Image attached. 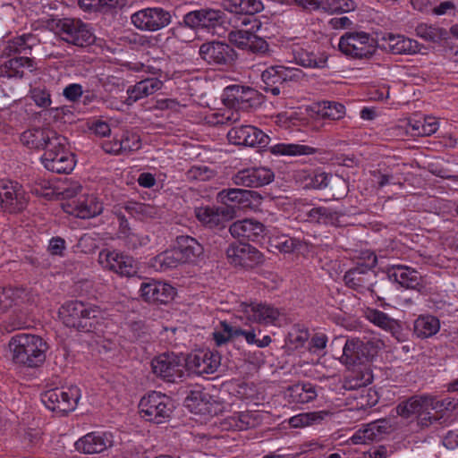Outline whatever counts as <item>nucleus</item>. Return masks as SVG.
Listing matches in <instances>:
<instances>
[{
  "instance_id": "774afa93",
  "label": "nucleus",
  "mask_w": 458,
  "mask_h": 458,
  "mask_svg": "<svg viewBox=\"0 0 458 458\" xmlns=\"http://www.w3.org/2000/svg\"><path fill=\"white\" fill-rule=\"evenodd\" d=\"M83 89L82 86L78 83H72L67 85L64 90L63 95L64 97L72 102H75L80 99V98L82 96Z\"/></svg>"
},
{
  "instance_id": "1a4fd4ad",
  "label": "nucleus",
  "mask_w": 458,
  "mask_h": 458,
  "mask_svg": "<svg viewBox=\"0 0 458 458\" xmlns=\"http://www.w3.org/2000/svg\"><path fill=\"white\" fill-rule=\"evenodd\" d=\"M339 50L355 59L370 57L376 50L373 38L364 31L346 32L339 39Z\"/></svg>"
},
{
  "instance_id": "4c0bfd02",
  "label": "nucleus",
  "mask_w": 458,
  "mask_h": 458,
  "mask_svg": "<svg viewBox=\"0 0 458 458\" xmlns=\"http://www.w3.org/2000/svg\"><path fill=\"white\" fill-rule=\"evenodd\" d=\"M293 55L294 62L306 68H323L327 60L325 54L316 53L300 47L293 48Z\"/></svg>"
},
{
  "instance_id": "c9c22d12",
  "label": "nucleus",
  "mask_w": 458,
  "mask_h": 458,
  "mask_svg": "<svg viewBox=\"0 0 458 458\" xmlns=\"http://www.w3.org/2000/svg\"><path fill=\"white\" fill-rule=\"evenodd\" d=\"M182 263L191 262L203 252V247L194 238L181 235L176 239L174 248Z\"/></svg>"
},
{
  "instance_id": "473e14b6",
  "label": "nucleus",
  "mask_w": 458,
  "mask_h": 458,
  "mask_svg": "<svg viewBox=\"0 0 458 458\" xmlns=\"http://www.w3.org/2000/svg\"><path fill=\"white\" fill-rule=\"evenodd\" d=\"M373 274L367 267H356L348 270L344 275V282L346 285L358 292L371 290V279Z\"/></svg>"
},
{
  "instance_id": "3c124183",
  "label": "nucleus",
  "mask_w": 458,
  "mask_h": 458,
  "mask_svg": "<svg viewBox=\"0 0 458 458\" xmlns=\"http://www.w3.org/2000/svg\"><path fill=\"white\" fill-rule=\"evenodd\" d=\"M319 114L323 118L330 120H340L346 114L345 106L335 101H324L319 106Z\"/></svg>"
},
{
  "instance_id": "79ce46f5",
  "label": "nucleus",
  "mask_w": 458,
  "mask_h": 458,
  "mask_svg": "<svg viewBox=\"0 0 458 458\" xmlns=\"http://www.w3.org/2000/svg\"><path fill=\"white\" fill-rule=\"evenodd\" d=\"M439 329L440 322L435 316L422 315L414 321V333L420 338L430 337L436 335Z\"/></svg>"
},
{
  "instance_id": "ddd939ff",
  "label": "nucleus",
  "mask_w": 458,
  "mask_h": 458,
  "mask_svg": "<svg viewBox=\"0 0 458 458\" xmlns=\"http://www.w3.org/2000/svg\"><path fill=\"white\" fill-rule=\"evenodd\" d=\"M131 21L140 30L157 31L171 23L172 15L162 7H148L134 13Z\"/></svg>"
},
{
  "instance_id": "c756f323",
  "label": "nucleus",
  "mask_w": 458,
  "mask_h": 458,
  "mask_svg": "<svg viewBox=\"0 0 458 458\" xmlns=\"http://www.w3.org/2000/svg\"><path fill=\"white\" fill-rule=\"evenodd\" d=\"M163 82L157 78H148L138 81L127 89V98L125 104L131 106L138 100L153 95L161 89Z\"/></svg>"
},
{
  "instance_id": "e2e57ef3",
  "label": "nucleus",
  "mask_w": 458,
  "mask_h": 458,
  "mask_svg": "<svg viewBox=\"0 0 458 458\" xmlns=\"http://www.w3.org/2000/svg\"><path fill=\"white\" fill-rule=\"evenodd\" d=\"M371 175L373 177V181L378 185V187L383 188L388 184H395L396 182L394 180V176L388 170L377 169L371 172Z\"/></svg>"
},
{
  "instance_id": "423d86ee",
  "label": "nucleus",
  "mask_w": 458,
  "mask_h": 458,
  "mask_svg": "<svg viewBox=\"0 0 458 458\" xmlns=\"http://www.w3.org/2000/svg\"><path fill=\"white\" fill-rule=\"evenodd\" d=\"M229 21L225 12L218 9L203 8L187 13L183 16V23L191 29H203L213 34L222 36L225 33L224 24Z\"/></svg>"
},
{
  "instance_id": "39448f33",
  "label": "nucleus",
  "mask_w": 458,
  "mask_h": 458,
  "mask_svg": "<svg viewBox=\"0 0 458 458\" xmlns=\"http://www.w3.org/2000/svg\"><path fill=\"white\" fill-rule=\"evenodd\" d=\"M40 160L47 170L56 174H69L76 165L75 156L68 147L67 139L63 135L49 143Z\"/></svg>"
},
{
  "instance_id": "6e6552de",
  "label": "nucleus",
  "mask_w": 458,
  "mask_h": 458,
  "mask_svg": "<svg viewBox=\"0 0 458 458\" xmlns=\"http://www.w3.org/2000/svg\"><path fill=\"white\" fill-rule=\"evenodd\" d=\"M81 396V389L77 386H70L47 390L42 394L41 399L47 409L68 413L77 407Z\"/></svg>"
},
{
  "instance_id": "412c9836",
  "label": "nucleus",
  "mask_w": 458,
  "mask_h": 458,
  "mask_svg": "<svg viewBox=\"0 0 458 458\" xmlns=\"http://www.w3.org/2000/svg\"><path fill=\"white\" fill-rule=\"evenodd\" d=\"M275 178L274 172L266 166L250 167L239 171L233 176L236 185L258 188L269 184Z\"/></svg>"
},
{
  "instance_id": "49530a36",
  "label": "nucleus",
  "mask_w": 458,
  "mask_h": 458,
  "mask_svg": "<svg viewBox=\"0 0 458 458\" xmlns=\"http://www.w3.org/2000/svg\"><path fill=\"white\" fill-rule=\"evenodd\" d=\"M298 180H303L305 188L321 190L327 187L329 180L326 173H311L305 170H300L296 175Z\"/></svg>"
},
{
  "instance_id": "4be33fe9",
  "label": "nucleus",
  "mask_w": 458,
  "mask_h": 458,
  "mask_svg": "<svg viewBox=\"0 0 458 458\" xmlns=\"http://www.w3.org/2000/svg\"><path fill=\"white\" fill-rule=\"evenodd\" d=\"M241 311L247 320L263 325L274 324L280 312L274 306L263 302H242Z\"/></svg>"
},
{
  "instance_id": "603ef678",
  "label": "nucleus",
  "mask_w": 458,
  "mask_h": 458,
  "mask_svg": "<svg viewBox=\"0 0 458 458\" xmlns=\"http://www.w3.org/2000/svg\"><path fill=\"white\" fill-rule=\"evenodd\" d=\"M270 245L282 253H292L300 248L301 242L296 238L282 234L272 237L270 239Z\"/></svg>"
},
{
  "instance_id": "f3484780",
  "label": "nucleus",
  "mask_w": 458,
  "mask_h": 458,
  "mask_svg": "<svg viewBox=\"0 0 458 458\" xmlns=\"http://www.w3.org/2000/svg\"><path fill=\"white\" fill-rule=\"evenodd\" d=\"M229 141L234 145L265 148L270 138L252 125L233 126L227 133Z\"/></svg>"
},
{
  "instance_id": "cd10ccee",
  "label": "nucleus",
  "mask_w": 458,
  "mask_h": 458,
  "mask_svg": "<svg viewBox=\"0 0 458 458\" xmlns=\"http://www.w3.org/2000/svg\"><path fill=\"white\" fill-rule=\"evenodd\" d=\"M381 40L382 47L394 55H413L420 51L416 40L403 35L387 33Z\"/></svg>"
},
{
  "instance_id": "b1692460",
  "label": "nucleus",
  "mask_w": 458,
  "mask_h": 458,
  "mask_svg": "<svg viewBox=\"0 0 458 458\" xmlns=\"http://www.w3.org/2000/svg\"><path fill=\"white\" fill-rule=\"evenodd\" d=\"M113 436L108 432H90L75 442L77 451L94 454H99L113 445Z\"/></svg>"
},
{
  "instance_id": "a211bd4d",
  "label": "nucleus",
  "mask_w": 458,
  "mask_h": 458,
  "mask_svg": "<svg viewBox=\"0 0 458 458\" xmlns=\"http://www.w3.org/2000/svg\"><path fill=\"white\" fill-rule=\"evenodd\" d=\"M65 212L81 219L95 217L101 214L103 204L94 195H81L64 205Z\"/></svg>"
},
{
  "instance_id": "c85d7f7f",
  "label": "nucleus",
  "mask_w": 458,
  "mask_h": 458,
  "mask_svg": "<svg viewBox=\"0 0 458 458\" xmlns=\"http://www.w3.org/2000/svg\"><path fill=\"white\" fill-rule=\"evenodd\" d=\"M194 214L199 222L209 228L223 225L232 217V211L228 208L214 206L198 207Z\"/></svg>"
},
{
  "instance_id": "680f3d73",
  "label": "nucleus",
  "mask_w": 458,
  "mask_h": 458,
  "mask_svg": "<svg viewBox=\"0 0 458 458\" xmlns=\"http://www.w3.org/2000/svg\"><path fill=\"white\" fill-rule=\"evenodd\" d=\"M31 38L30 34H23L20 37L13 38L8 43V50L10 53H26L27 49L30 47L28 44L29 39Z\"/></svg>"
},
{
  "instance_id": "0e129e2a",
  "label": "nucleus",
  "mask_w": 458,
  "mask_h": 458,
  "mask_svg": "<svg viewBox=\"0 0 458 458\" xmlns=\"http://www.w3.org/2000/svg\"><path fill=\"white\" fill-rule=\"evenodd\" d=\"M298 118L295 112H284L278 114L276 116L275 123L284 129H290L292 126H296Z\"/></svg>"
},
{
  "instance_id": "de8ad7c7",
  "label": "nucleus",
  "mask_w": 458,
  "mask_h": 458,
  "mask_svg": "<svg viewBox=\"0 0 458 458\" xmlns=\"http://www.w3.org/2000/svg\"><path fill=\"white\" fill-rule=\"evenodd\" d=\"M263 9V4L260 0H236L234 9L231 10L233 15H246L252 18L251 23L258 24L253 15Z\"/></svg>"
},
{
  "instance_id": "6ab92c4d",
  "label": "nucleus",
  "mask_w": 458,
  "mask_h": 458,
  "mask_svg": "<svg viewBox=\"0 0 458 458\" xmlns=\"http://www.w3.org/2000/svg\"><path fill=\"white\" fill-rule=\"evenodd\" d=\"M226 257L231 264L240 267H251L262 260V254L255 247L242 241L228 246Z\"/></svg>"
},
{
  "instance_id": "4d7b16f0",
  "label": "nucleus",
  "mask_w": 458,
  "mask_h": 458,
  "mask_svg": "<svg viewBox=\"0 0 458 458\" xmlns=\"http://www.w3.org/2000/svg\"><path fill=\"white\" fill-rule=\"evenodd\" d=\"M121 144H123V155L136 151L140 148L141 142L140 136L132 131H124L119 137Z\"/></svg>"
},
{
  "instance_id": "864d4df0",
  "label": "nucleus",
  "mask_w": 458,
  "mask_h": 458,
  "mask_svg": "<svg viewBox=\"0 0 458 458\" xmlns=\"http://www.w3.org/2000/svg\"><path fill=\"white\" fill-rule=\"evenodd\" d=\"M248 194L249 191L242 189H226L218 193V199L229 208V206L242 203Z\"/></svg>"
},
{
  "instance_id": "aec40b11",
  "label": "nucleus",
  "mask_w": 458,
  "mask_h": 458,
  "mask_svg": "<svg viewBox=\"0 0 458 458\" xmlns=\"http://www.w3.org/2000/svg\"><path fill=\"white\" fill-rule=\"evenodd\" d=\"M223 100L227 106L248 109L257 104L258 93L250 87L231 85L225 89Z\"/></svg>"
},
{
  "instance_id": "a18cd8bd",
  "label": "nucleus",
  "mask_w": 458,
  "mask_h": 458,
  "mask_svg": "<svg viewBox=\"0 0 458 458\" xmlns=\"http://www.w3.org/2000/svg\"><path fill=\"white\" fill-rule=\"evenodd\" d=\"M328 415L326 411H310L293 416L289 420L292 428H303L320 423Z\"/></svg>"
},
{
  "instance_id": "393cba45",
  "label": "nucleus",
  "mask_w": 458,
  "mask_h": 458,
  "mask_svg": "<svg viewBox=\"0 0 458 458\" xmlns=\"http://www.w3.org/2000/svg\"><path fill=\"white\" fill-rule=\"evenodd\" d=\"M59 134L49 127L32 128L26 130L20 136L21 142L31 149H43L48 148L50 142L58 138Z\"/></svg>"
},
{
  "instance_id": "0eeeda50",
  "label": "nucleus",
  "mask_w": 458,
  "mask_h": 458,
  "mask_svg": "<svg viewBox=\"0 0 458 458\" xmlns=\"http://www.w3.org/2000/svg\"><path fill=\"white\" fill-rule=\"evenodd\" d=\"M139 409L145 420L159 424L170 417L174 404L169 396L153 391L140 399Z\"/></svg>"
},
{
  "instance_id": "2f4dec72",
  "label": "nucleus",
  "mask_w": 458,
  "mask_h": 458,
  "mask_svg": "<svg viewBox=\"0 0 458 458\" xmlns=\"http://www.w3.org/2000/svg\"><path fill=\"white\" fill-rule=\"evenodd\" d=\"M390 279L407 289H415L420 285V274L410 267L395 265L388 272Z\"/></svg>"
},
{
  "instance_id": "9b49d317",
  "label": "nucleus",
  "mask_w": 458,
  "mask_h": 458,
  "mask_svg": "<svg viewBox=\"0 0 458 458\" xmlns=\"http://www.w3.org/2000/svg\"><path fill=\"white\" fill-rule=\"evenodd\" d=\"M98 263L103 269L114 272L120 276L131 277L139 271L138 262L131 256L116 250H100Z\"/></svg>"
},
{
  "instance_id": "052dcab7",
  "label": "nucleus",
  "mask_w": 458,
  "mask_h": 458,
  "mask_svg": "<svg viewBox=\"0 0 458 458\" xmlns=\"http://www.w3.org/2000/svg\"><path fill=\"white\" fill-rule=\"evenodd\" d=\"M122 240L129 249H137L139 247L145 246L149 242L148 235H141L134 232L124 234Z\"/></svg>"
},
{
  "instance_id": "7ed1b4c3",
  "label": "nucleus",
  "mask_w": 458,
  "mask_h": 458,
  "mask_svg": "<svg viewBox=\"0 0 458 458\" xmlns=\"http://www.w3.org/2000/svg\"><path fill=\"white\" fill-rule=\"evenodd\" d=\"M58 314L66 327L84 332L99 330L100 322L104 318L103 312L98 306L79 301L64 303L59 309Z\"/></svg>"
},
{
  "instance_id": "13d9d810",
  "label": "nucleus",
  "mask_w": 458,
  "mask_h": 458,
  "mask_svg": "<svg viewBox=\"0 0 458 458\" xmlns=\"http://www.w3.org/2000/svg\"><path fill=\"white\" fill-rule=\"evenodd\" d=\"M236 327L230 326L227 322L220 323V328L213 333V339L217 346L227 343L230 339L236 337Z\"/></svg>"
},
{
  "instance_id": "58836bf2",
  "label": "nucleus",
  "mask_w": 458,
  "mask_h": 458,
  "mask_svg": "<svg viewBox=\"0 0 458 458\" xmlns=\"http://www.w3.org/2000/svg\"><path fill=\"white\" fill-rule=\"evenodd\" d=\"M25 67L30 71L32 70L33 62L30 58L25 56L14 57L0 66V75L7 78H21Z\"/></svg>"
},
{
  "instance_id": "9d476101",
  "label": "nucleus",
  "mask_w": 458,
  "mask_h": 458,
  "mask_svg": "<svg viewBox=\"0 0 458 458\" xmlns=\"http://www.w3.org/2000/svg\"><path fill=\"white\" fill-rule=\"evenodd\" d=\"M56 30L61 39L76 47H87L95 41V36L89 25L79 19L59 20Z\"/></svg>"
},
{
  "instance_id": "5701e85b",
  "label": "nucleus",
  "mask_w": 458,
  "mask_h": 458,
  "mask_svg": "<svg viewBox=\"0 0 458 458\" xmlns=\"http://www.w3.org/2000/svg\"><path fill=\"white\" fill-rule=\"evenodd\" d=\"M200 57L210 64H227L234 59L235 53L227 44L221 42H208L200 46Z\"/></svg>"
},
{
  "instance_id": "a19ab883",
  "label": "nucleus",
  "mask_w": 458,
  "mask_h": 458,
  "mask_svg": "<svg viewBox=\"0 0 458 458\" xmlns=\"http://www.w3.org/2000/svg\"><path fill=\"white\" fill-rule=\"evenodd\" d=\"M269 151L275 156H309L316 152L315 148L297 143H276L269 147Z\"/></svg>"
},
{
  "instance_id": "37998d69",
  "label": "nucleus",
  "mask_w": 458,
  "mask_h": 458,
  "mask_svg": "<svg viewBox=\"0 0 458 458\" xmlns=\"http://www.w3.org/2000/svg\"><path fill=\"white\" fill-rule=\"evenodd\" d=\"M288 391L293 402L301 404L312 402L318 395L315 386L310 383L296 384Z\"/></svg>"
},
{
  "instance_id": "72a5a7b5",
  "label": "nucleus",
  "mask_w": 458,
  "mask_h": 458,
  "mask_svg": "<svg viewBox=\"0 0 458 458\" xmlns=\"http://www.w3.org/2000/svg\"><path fill=\"white\" fill-rule=\"evenodd\" d=\"M364 318L376 327L391 333L395 337L401 333L400 323L381 310L368 308L364 310Z\"/></svg>"
},
{
  "instance_id": "ea45409f",
  "label": "nucleus",
  "mask_w": 458,
  "mask_h": 458,
  "mask_svg": "<svg viewBox=\"0 0 458 458\" xmlns=\"http://www.w3.org/2000/svg\"><path fill=\"white\" fill-rule=\"evenodd\" d=\"M27 293L22 288L0 287V312L13 306H19L27 300Z\"/></svg>"
},
{
  "instance_id": "2eb2a0df",
  "label": "nucleus",
  "mask_w": 458,
  "mask_h": 458,
  "mask_svg": "<svg viewBox=\"0 0 458 458\" xmlns=\"http://www.w3.org/2000/svg\"><path fill=\"white\" fill-rule=\"evenodd\" d=\"M220 362V355L208 349L197 350L184 357L185 370L198 376L215 373Z\"/></svg>"
},
{
  "instance_id": "f8f14e48",
  "label": "nucleus",
  "mask_w": 458,
  "mask_h": 458,
  "mask_svg": "<svg viewBox=\"0 0 458 458\" xmlns=\"http://www.w3.org/2000/svg\"><path fill=\"white\" fill-rule=\"evenodd\" d=\"M151 368L157 377L168 382H175L184 376V357L174 352L162 353L152 360Z\"/></svg>"
},
{
  "instance_id": "338daca9",
  "label": "nucleus",
  "mask_w": 458,
  "mask_h": 458,
  "mask_svg": "<svg viewBox=\"0 0 458 458\" xmlns=\"http://www.w3.org/2000/svg\"><path fill=\"white\" fill-rule=\"evenodd\" d=\"M102 87L106 91L113 92L115 90H121L123 87L122 80L114 75H107L99 79Z\"/></svg>"
},
{
  "instance_id": "e433bc0d",
  "label": "nucleus",
  "mask_w": 458,
  "mask_h": 458,
  "mask_svg": "<svg viewBox=\"0 0 458 458\" xmlns=\"http://www.w3.org/2000/svg\"><path fill=\"white\" fill-rule=\"evenodd\" d=\"M386 432V421H373L366 425L363 428L357 430L352 437V440L355 445L368 444L372 441L379 440Z\"/></svg>"
},
{
  "instance_id": "20e7f679",
  "label": "nucleus",
  "mask_w": 458,
  "mask_h": 458,
  "mask_svg": "<svg viewBox=\"0 0 458 458\" xmlns=\"http://www.w3.org/2000/svg\"><path fill=\"white\" fill-rule=\"evenodd\" d=\"M251 20L250 16L232 15L229 18V22L232 24L233 30L228 33V40L240 49L254 54H264L268 50L267 42L252 31L255 27L259 29V25L254 24L250 29H243L251 24Z\"/></svg>"
},
{
  "instance_id": "5fc2aeb1",
  "label": "nucleus",
  "mask_w": 458,
  "mask_h": 458,
  "mask_svg": "<svg viewBox=\"0 0 458 458\" xmlns=\"http://www.w3.org/2000/svg\"><path fill=\"white\" fill-rule=\"evenodd\" d=\"M356 4L353 0H323L322 10L325 12L335 13H348L353 11Z\"/></svg>"
},
{
  "instance_id": "a878e982",
  "label": "nucleus",
  "mask_w": 458,
  "mask_h": 458,
  "mask_svg": "<svg viewBox=\"0 0 458 458\" xmlns=\"http://www.w3.org/2000/svg\"><path fill=\"white\" fill-rule=\"evenodd\" d=\"M140 293L146 301L167 303L174 299L175 289L169 284L151 280L141 284Z\"/></svg>"
},
{
  "instance_id": "f257e3e1",
  "label": "nucleus",
  "mask_w": 458,
  "mask_h": 458,
  "mask_svg": "<svg viewBox=\"0 0 458 458\" xmlns=\"http://www.w3.org/2000/svg\"><path fill=\"white\" fill-rule=\"evenodd\" d=\"M396 412L403 418L417 415L418 424L421 428L431 425H444L448 417L442 402L428 396H414L398 404Z\"/></svg>"
},
{
  "instance_id": "c03bdc74",
  "label": "nucleus",
  "mask_w": 458,
  "mask_h": 458,
  "mask_svg": "<svg viewBox=\"0 0 458 458\" xmlns=\"http://www.w3.org/2000/svg\"><path fill=\"white\" fill-rule=\"evenodd\" d=\"M180 264L182 261L174 248L159 253L150 261L151 267L159 271L176 267Z\"/></svg>"
},
{
  "instance_id": "8fccbe9b",
  "label": "nucleus",
  "mask_w": 458,
  "mask_h": 458,
  "mask_svg": "<svg viewBox=\"0 0 458 458\" xmlns=\"http://www.w3.org/2000/svg\"><path fill=\"white\" fill-rule=\"evenodd\" d=\"M418 37L431 42H439L446 36V30L437 26L425 23L419 24L416 27Z\"/></svg>"
},
{
  "instance_id": "bf43d9fd",
  "label": "nucleus",
  "mask_w": 458,
  "mask_h": 458,
  "mask_svg": "<svg viewBox=\"0 0 458 458\" xmlns=\"http://www.w3.org/2000/svg\"><path fill=\"white\" fill-rule=\"evenodd\" d=\"M30 97L35 104L42 108H47L51 106V95L46 88H34L30 90Z\"/></svg>"
},
{
  "instance_id": "4468645a",
  "label": "nucleus",
  "mask_w": 458,
  "mask_h": 458,
  "mask_svg": "<svg viewBox=\"0 0 458 458\" xmlns=\"http://www.w3.org/2000/svg\"><path fill=\"white\" fill-rule=\"evenodd\" d=\"M301 70L284 65L270 66L261 73L264 83L263 89L273 96H278L283 85L291 81H297L301 77Z\"/></svg>"
},
{
  "instance_id": "f03ea898",
  "label": "nucleus",
  "mask_w": 458,
  "mask_h": 458,
  "mask_svg": "<svg viewBox=\"0 0 458 458\" xmlns=\"http://www.w3.org/2000/svg\"><path fill=\"white\" fill-rule=\"evenodd\" d=\"M9 350L15 364L38 368L46 360L47 344L37 335L20 333L11 337Z\"/></svg>"
},
{
  "instance_id": "7c9ffc66",
  "label": "nucleus",
  "mask_w": 458,
  "mask_h": 458,
  "mask_svg": "<svg viewBox=\"0 0 458 458\" xmlns=\"http://www.w3.org/2000/svg\"><path fill=\"white\" fill-rule=\"evenodd\" d=\"M261 423V415L259 411H239L226 417L224 425L226 429L247 430L256 428Z\"/></svg>"
},
{
  "instance_id": "6e6d98bb",
  "label": "nucleus",
  "mask_w": 458,
  "mask_h": 458,
  "mask_svg": "<svg viewBox=\"0 0 458 458\" xmlns=\"http://www.w3.org/2000/svg\"><path fill=\"white\" fill-rule=\"evenodd\" d=\"M340 212L330 207H318V224L338 226Z\"/></svg>"
},
{
  "instance_id": "f704fd0d",
  "label": "nucleus",
  "mask_w": 458,
  "mask_h": 458,
  "mask_svg": "<svg viewBox=\"0 0 458 458\" xmlns=\"http://www.w3.org/2000/svg\"><path fill=\"white\" fill-rule=\"evenodd\" d=\"M367 345L358 338L347 339L343 348L341 361L346 365L362 363L367 360Z\"/></svg>"
},
{
  "instance_id": "dca6fc26",
  "label": "nucleus",
  "mask_w": 458,
  "mask_h": 458,
  "mask_svg": "<svg viewBox=\"0 0 458 458\" xmlns=\"http://www.w3.org/2000/svg\"><path fill=\"white\" fill-rule=\"evenodd\" d=\"M27 206V199L21 187L13 182L0 181V210L15 214Z\"/></svg>"
},
{
  "instance_id": "69168bd1",
  "label": "nucleus",
  "mask_w": 458,
  "mask_h": 458,
  "mask_svg": "<svg viewBox=\"0 0 458 458\" xmlns=\"http://www.w3.org/2000/svg\"><path fill=\"white\" fill-rule=\"evenodd\" d=\"M371 382V376L369 374H361L360 377L350 376L344 383V386L348 389H356L361 386H365Z\"/></svg>"
},
{
  "instance_id": "09e8293b",
  "label": "nucleus",
  "mask_w": 458,
  "mask_h": 458,
  "mask_svg": "<svg viewBox=\"0 0 458 458\" xmlns=\"http://www.w3.org/2000/svg\"><path fill=\"white\" fill-rule=\"evenodd\" d=\"M125 209L138 219L153 218L158 215L157 207L141 202H129L126 204Z\"/></svg>"
},
{
  "instance_id": "bb28decb",
  "label": "nucleus",
  "mask_w": 458,
  "mask_h": 458,
  "mask_svg": "<svg viewBox=\"0 0 458 458\" xmlns=\"http://www.w3.org/2000/svg\"><path fill=\"white\" fill-rule=\"evenodd\" d=\"M233 238L240 241L259 242L265 234V226L254 219H243L233 222L229 228Z\"/></svg>"
}]
</instances>
